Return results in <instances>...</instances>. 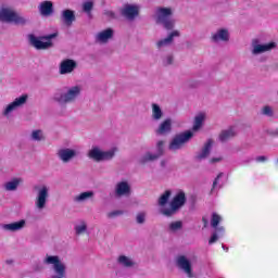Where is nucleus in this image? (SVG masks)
Listing matches in <instances>:
<instances>
[{"label": "nucleus", "instance_id": "f257e3e1", "mask_svg": "<svg viewBox=\"0 0 278 278\" xmlns=\"http://www.w3.org/2000/svg\"><path fill=\"white\" fill-rule=\"evenodd\" d=\"M172 194L173 192L170 190H166L157 200L160 213L163 214V216H175V214L186 205V192L184 191H178L169 202V205H167Z\"/></svg>", "mask_w": 278, "mask_h": 278}, {"label": "nucleus", "instance_id": "f03ea898", "mask_svg": "<svg viewBox=\"0 0 278 278\" xmlns=\"http://www.w3.org/2000/svg\"><path fill=\"white\" fill-rule=\"evenodd\" d=\"M79 97H81V86L76 85L56 90L51 99L60 108H66L68 104L75 103Z\"/></svg>", "mask_w": 278, "mask_h": 278}, {"label": "nucleus", "instance_id": "7ed1b4c3", "mask_svg": "<svg viewBox=\"0 0 278 278\" xmlns=\"http://www.w3.org/2000/svg\"><path fill=\"white\" fill-rule=\"evenodd\" d=\"M173 16V8L159 7L155 9L154 18L159 25H162L165 29H175V20Z\"/></svg>", "mask_w": 278, "mask_h": 278}, {"label": "nucleus", "instance_id": "20e7f679", "mask_svg": "<svg viewBox=\"0 0 278 278\" xmlns=\"http://www.w3.org/2000/svg\"><path fill=\"white\" fill-rule=\"evenodd\" d=\"M43 266H52L54 275L50 278H65L66 277V264L62 262L59 255L46 254L42 258Z\"/></svg>", "mask_w": 278, "mask_h": 278}, {"label": "nucleus", "instance_id": "39448f33", "mask_svg": "<svg viewBox=\"0 0 278 278\" xmlns=\"http://www.w3.org/2000/svg\"><path fill=\"white\" fill-rule=\"evenodd\" d=\"M0 21L3 23H12L13 25H27L29 18L21 15L16 10L10 7L0 9Z\"/></svg>", "mask_w": 278, "mask_h": 278}, {"label": "nucleus", "instance_id": "423d86ee", "mask_svg": "<svg viewBox=\"0 0 278 278\" xmlns=\"http://www.w3.org/2000/svg\"><path fill=\"white\" fill-rule=\"evenodd\" d=\"M35 192V210L42 212L49 203L50 188L47 185H37L34 187Z\"/></svg>", "mask_w": 278, "mask_h": 278}, {"label": "nucleus", "instance_id": "0eeeda50", "mask_svg": "<svg viewBox=\"0 0 278 278\" xmlns=\"http://www.w3.org/2000/svg\"><path fill=\"white\" fill-rule=\"evenodd\" d=\"M27 101H29V96L27 93L16 97L12 102L3 106L2 116H4V118H12L14 112L27 105Z\"/></svg>", "mask_w": 278, "mask_h": 278}, {"label": "nucleus", "instance_id": "6e6552de", "mask_svg": "<svg viewBox=\"0 0 278 278\" xmlns=\"http://www.w3.org/2000/svg\"><path fill=\"white\" fill-rule=\"evenodd\" d=\"M277 49L276 41L262 42L260 39H253L250 47L251 55L257 58V55H264V53H270Z\"/></svg>", "mask_w": 278, "mask_h": 278}, {"label": "nucleus", "instance_id": "1a4fd4ad", "mask_svg": "<svg viewBox=\"0 0 278 278\" xmlns=\"http://www.w3.org/2000/svg\"><path fill=\"white\" fill-rule=\"evenodd\" d=\"M116 148L103 151L99 147H92L88 151V157L89 160H93V162H108V160H112L116 155Z\"/></svg>", "mask_w": 278, "mask_h": 278}, {"label": "nucleus", "instance_id": "9d476101", "mask_svg": "<svg viewBox=\"0 0 278 278\" xmlns=\"http://www.w3.org/2000/svg\"><path fill=\"white\" fill-rule=\"evenodd\" d=\"M192 138H194V134L188 130L176 135L169 142V151H180Z\"/></svg>", "mask_w": 278, "mask_h": 278}, {"label": "nucleus", "instance_id": "9b49d317", "mask_svg": "<svg viewBox=\"0 0 278 278\" xmlns=\"http://www.w3.org/2000/svg\"><path fill=\"white\" fill-rule=\"evenodd\" d=\"M192 262H194V256L178 255L176 257V266L189 278L194 277V273L192 271Z\"/></svg>", "mask_w": 278, "mask_h": 278}, {"label": "nucleus", "instance_id": "f8f14e48", "mask_svg": "<svg viewBox=\"0 0 278 278\" xmlns=\"http://www.w3.org/2000/svg\"><path fill=\"white\" fill-rule=\"evenodd\" d=\"M53 38H58V33H53L51 35H48L46 37H40V38L34 35H30L29 41H30V45L35 47V49H49V47L53 46V43L51 42Z\"/></svg>", "mask_w": 278, "mask_h": 278}, {"label": "nucleus", "instance_id": "ddd939ff", "mask_svg": "<svg viewBox=\"0 0 278 278\" xmlns=\"http://www.w3.org/2000/svg\"><path fill=\"white\" fill-rule=\"evenodd\" d=\"M223 220V217L216 213H213L212 218H211V226L213 227V229H215V232H213V235L211 236L210 240H208V244H214L215 242L218 241V233H220L223 236V233H225V227L219 226L220 222Z\"/></svg>", "mask_w": 278, "mask_h": 278}, {"label": "nucleus", "instance_id": "4468645a", "mask_svg": "<svg viewBox=\"0 0 278 278\" xmlns=\"http://www.w3.org/2000/svg\"><path fill=\"white\" fill-rule=\"evenodd\" d=\"M164 141L160 140L156 142L155 151L154 152H147L141 157V163L144 164L147 162H154V160H157L164 155Z\"/></svg>", "mask_w": 278, "mask_h": 278}, {"label": "nucleus", "instance_id": "2eb2a0df", "mask_svg": "<svg viewBox=\"0 0 278 278\" xmlns=\"http://www.w3.org/2000/svg\"><path fill=\"white\" fill-rule=\"evenodd\" d=\"M121 14L124 18H127V21H135L140 14V7L138 4H124L121 9Z\"/></svg>", "mask_w": 278, "mask_h": 278}, {"label": "nucleus", "instance_id": "dca6fc26", "mask_svg": "<svg viewBox=\"0 0 278 278\" xmlns=\"http://www.w3.org/2000/svg\"><path fill=\"white\" fill-rule=\"evenodd\" d=\"M79 155V151L71 148H62L58 151L56 156L63 164H68Z\"/></svg>", "mask_w": 278, "mask_h": 278}, {"label": "nucleus", "instance_id": "f3484780", "mask_svg": "<svg viewBox=\"0 0 278 278\" xmlns=\"http://www.w3.org/2000/svg\"><path fill=\"white\" fill-rule=\"evenodd\" d=\"M231 38V33H229V28H218L212 36L211 39L216 45H220V42L227 43Z\"/></svg>", "mask_w": 278, "mask_h": 278}, {"label": "nucleus", "instance_id": "a211bd4d", "mask_svg": "<svg viewBox=\"0 0 278 278\" xmlns=\"http://www.w3.org/2000/svg\"><path fill=\"white\" fill-rule=\"evenodd\" d=\"M212 147H214V140L207 139L201 150L195 154L197 162H203V160H207L212 153Z\"/></svg>", "mask_w": 278, "mask_h": 278}, {"label": "nucleus", "instance_id": "6ab92c4d", "mask_svg": "<svg viewBox=\"0 0 278 278\" xmlns=\"http://www.w3.org/2000/svg\"><path fill=\"white\" fill-rule=\"evenodd\" d=\"M77 68V62L73 59H65L59 65L60 75H71Z\"/></svg>", "mask_w": 278, "mask_h": 278}, {"label": "nucleus", "instance_id": "aec40b11", "mask_svg": "<svg viewBox=\"0 0 278 278\" xmlns=\"http://www.w3.org/2000/svg\"><path fill=\"white\" fill-rule=\"evenodd\" d=\"M115 197H129L131 194V185L127 180H121L115 185Z\"/></svg>", "mask_w": 278, "mask_h": 278}, {"label": "nucleus", "instance_id": "412c9836", "mask_svg": "<svg viewBox=\"0 0 278 278\" xmlns=\"http://www.w3.org/2000/svg\"><path fill=\"white\" fill-rule=\"evenodd\" d=\"M25 227H27V220H25V219H21L18 222H13L10 224L2 225L3 231H11L12 233H14L16 231H23V229H25Z\"/></svg>", "mask_w": 278, "mask_h": 278}, {"label": "nucleus", "instance_id": "4be33fe9", "mask_svg": "<svg viewBox=\"0 0 278 278\" xmlns=\"http://www.w3.org/2000/svg\"><path fill=\"white\" fill-rule=\"evenodd\" d=\"M173 131V119L166 118L155 129L156 136H168Z\"/></svg>", "mask_w": 278, "mask_h": 278}, {"label": "nucleus", "instance_id": "5701e85b", "mask_svg": "<svg viewBox=\"0 0 278 278\" xmlns=\"http://www.w3.org/2000/svg\"><path fill=\"white\" fill-rule=\"evenodd\" d=\"M114 38V29L112 28H106L102 31H99L96 35V42H99V45H105L110 42Z\"/></svg>", "mask_w": 278, "mask_h": 278}, {"label": "nucleus", "instance_id": "b1692460", "mask_svg": "<svg viewBox=\"0 0 278 278\" xmlns=\"http://www.w3.org/2000/svg\"><path fill=\"white\" fill-rule=\"evenodd\" d=\"M179 36H180L179 30H174L169 33L166 38L161 39L156 42L157 49H164V47H170V45H173V40L175 38H179Z\"/></svg>", "mask_w": 278, "mask_h": 278}, {"label": "nucleus", "instance_id": "393cba45", "mask_svg": "<svg viewBox=\"0 0 278 278\" xmlns=\"http://www.w3.org/2000/svg\"><path fill=\"white\" fill-rule=\"evenodd\" d=\"M205 118H207V115L205 113L197 114L194 116L193 126H192L191 130H187V131H192L193 136L198 131H201V129L203 128V123H205Z\"/></svg>", "mask_w": 278, "mask_h": 278}, {"label": "nucleus", "instance_id": "a878e982", "mask_svg": "<svg viewBox=\"0 0 278 278\" xmlns=\"http://www.w3.org/2000/svg\"><path fill=\"white\" fill-rule=\"evenodd\" d=\"M61 21L67 27H71L75 23V11L66 9L61 12Z\"/></svg>", "mask_w": 278, "mask_h": 278}, {"label": "nucleus", "instance_id": "bb28decb", "mask_svg": "<svg viewBox=\"0 0 278 278\" xmlns=\"http://www.w3.org/2000/svg\"><path fill=\"white\" fill-rule=\"evenodd\" d=\"M117 264L122 266V268H134L136 266V261L131 256L121 254L117 257Z\"/></svg>", "mask_w": 278, "mask_h": 278}, {"label": "nucleus", "instance_id": "cd10ccee", "mask_svg": "<svg viewBox=\"0 0 278 278\" xmlns=\"http://www.w3.org/2000/svg\"><path fill=\"white\" fill-rule=\"evenodd\" d=\"M152 112H151V118L154 123H160L164 118V111L162 110V106L157 103H152L151 105Z\"/></svg>", "mask_w": 278, "mask_h": 278}, {"label": "nucleus", "instance_id": "c85d7f7f", "mask_svg": "<svg viewBox=\"0 0 278 278\" xmlns=\"http://www.w3.org/2000/svg\"><path fill=\"white\" fill-rule=\"evenodd\" d=\"M23 184V178H13L9 181H7L3 185V188L7 192H14L15 190H18V186Z\"/></svg>", "mask_w": 278, "mask_h": 278}, {"label": "nucleus", "instance_id": "c756f323", "mask_svg": "<svg viewBox=\"0 0 278 278\" xmlns=\"http://www.w3.org/2000/svg\"><path fill=\"white\" fill-rule=\"evenodd\" d=\"M90 199H94V191H85L79 194L74 195V203H86V201H90Z\"/></svg>", "mask_w": 278, "mask_h": 278}, {"label": "nucleus", "instance_id": "7c9ffc66", "mask_svg": "<svg viewBox=\"0 0 278 278\" xmlns=\"http://www.w3.org/2000/svg\"><path fill=\"white\" fill-rule=\"evenodd\" d=\"M238 134V129L236 127L231 126L226 130H223L219 135L220 142H227V140H231Z\"/></svg>", "mask_w": 278, "mask_h": 278}, {"label": "nucleus", "instance_id": "2f4dec72", "mask_svg": "<svg viewBox=\"0 0 278 278\" xmlns=\"http://www.w3.org/2000/svg\"><path fill=\"white\" fill-rule=\"evenodd\" d=\"M29 140H31L33 142H45V140H47V137L45 136V131H42L41 129H34L29 135Z\"/></svg>", "mask_w": 278, "mask_h": 278}, {"label": "nucleus", "instance_id": "473e14b6", "mask_svg": "<svg viewBox=\"0 0 278 278\" xmlns=\"http://www.w3.org/2000/svg\"><path fill=\"white\" fill-rule=\"evenodd\" d=\"M40 13L42 16H49L53 13V3L51 1H45L40 4Z\"/></svg>", "mask_w": 278, "mask_h": 278}, {"label": "nucleus", "instance_id": "72a5a7b5", "mask_svg": "<svg viewBox=\"0 0 278 278\" xmlns=\"http://www.w3.org/2000/svg\"><path fill=\"white\" fill-rule=\"evenodd\" d=\"M76 236H81V233H86L88 231V223L86 220L80 219L74 227Z\"/></svg>", "mask_w": 278, "mask_h": 278}, {"label": "nucleus", "instance_id": "f704fd0d", "mask_svg": "<svg viewBox=\"0 0 278 278\" xmlns=\"http://www.w3.org/2000/svg\"><path fill=\"white\" fill-rule=\"evenodd\" d=\"M181 229H184V223L181 220H177L169 223L167 231H169V233H177V231H181Z\"/></svg>", "mask_w": 278, "mask_h": 278}, {"label": "nucleus", "instance_id": "c9c22d12", "mask_svg": "<svg viewBox=\"0 0 278 278\" xmlns=\"http://www.w3.org/2000/svg\"><path fill=\"white\" fill-rule=\"evenodd\" d=\"M261 115L267 118H275V109L270 105H265L261 109Z\"/></svg>", "mask_w": 278, "mask_h": 278}, {"label": "nucleus", "instance_id": "e433bc0d", "mask_svg": "<svg viewBox=\"0 0 278 278\" xmlns=\"http://www.w3.org/2000/svg\"><path fill=\"white\" fill-rule=\"evenodd\" d=\"M146 222H147V213L146 212L137 213L136 223L138 225H144Z\"/></svg>", "mask_w": 278, "mask_h": 278}, {"label": "nucleus", "instance_id": "4c0bfd02", "mask_svg": "<svg viewBox=\"0 0 278 278\" xmlns=\"http://www.w3.org/2000/svg\"><path fill=\"white\" fill-rule=\"evenodd\" d=\"M92 8H94V3L92 1H86L83 3V11L87 14H90L92 12Z\"/></svg>", "mask_w": 278, "mask_h": 278}, {"label": "nucleus", "instance_id": "58836bf2", "mask_svg": "<svg viewBox=\"0 0 278 278\" xmlns=\"http://www.w3.org/2000/svg\"><path fill=\"white\" fill-rule=\"evenodd\" d=\"M108 218H116V216H123V211H112L106 214Z\"/></svg>", "mask_w": 278, "mask_h": 278}, {"label": "nucleus", "instance_id": "ea45409f", "mask_svg": "<svg viewBox=\"0 0 278 278\" xmlns=\"http://www.w3.org/2000/svg\"><path fill=\"white\" fill-rule=\"evenodd\" d=\"M163 64L164 66H170V64H173V55L165 56L163 60Z\"/></svg>", "mask_w": 278, "mask_h": 278}, {"label": "nucleus", "instance_id": "a19ab883", "mask_svg": "<svg viewBox=\"0 0 278 278\" xmlns=\"http://www.w3.org/2000/svg\"><path fill=\"white\" fill-rule=\"evenodd\" d=\"M210 164H218L219 162H223V156H214L210 159Z\"/></svg>", "mask_w": 278, "mask_h": 278}, {"label": "nucleus", "instance_id": "79ce46f5", "mask_svg": "<svg viewBox=\"0 0 278 278\" xmlns=\"http://www.w3.org/2000/svg\"><path fill=\"white\" fill-rule=\"evenodd\" d=\"M220 177H223V173H219L217 175V177L215 178V180L213 182V190H216V188H218V180L220 179Z\"/></svg>", "mask_w": 278, "mask_h": 278}, {"label": "nucleus", "instance_id": "37998d69", "mask_svg": "<svg viewBox=\"0 0 278 278\" xmlns=\"http://www.w3.org/2000/svg\"><path fill=\"white\" fill-rule=\"evenodd\" d=\"M104 14L108 16V18H116V13L113 11H105Z\"/></svg>", "mask_w": 278, "mask_h": 278}, {"label": "nucleus", "instance_id": "c03bdc74", "mask_svg": "<svg viewBox=\"0 0 278 278\" xmlns=\"http://www.w3.org/2000/svg\"><path fill=\"white\" fill-rule=\"evenodd\" d=\"M268 160L266 156H257L256 162H266Z\"/></svg>", "mask_w": 278, "mask_h": 278}, {"label": "nucleus", "instance_id": "a18cd8bd", "mask_svg": "<svg viewBox=\"0 0 278 278\" xmlns=\"http://www.w3.org/2000/svg\"><path fill=\"white\" fill-rule=\"evenodd\" d=\"M266 60H267L266 56H261V58L258 59L260 62H266Z\"/></svg>", "mask_w": 278, "mask_h": 278}, {"label": "nucleus", "instance_id": "49530a36", "mask_svg": "<svg viewBox=\"0 0 278 278\" xmlns=\"http://www.w3.org/2000/svg\"><path fill=\"white\" fill-rule=\"evenodd\" d=\"M276 164L278 165V157H277V160H276Z\"/></svg>", "mask_w": 278, "mask_h": 278}, {"label": "nucleus", "instance_id": "de8ad7c7", "mask_svg": "<svg viewBox=\"0 0 278 278\" xmlns=\"http://www.w3.org/2000/svg\"><path fill=\"white\" fill-rule=\"evenodd\" d=\"M225 251H228V248H224Z\"/></svg>", "mask_w": 278, "mask_h": 278}, {"label": "nucleus", "instance_id": "09e8293b", "mask_svg": "<svg viewBox=\"0 0 278 278\" xmlns=\"http://www.w3.org/2000/svg\"><path fill=\"white\" fill-rule=\"evenodd\" d=\"M225 251H228V248H224Z\"/></svg>", "mask_w": 278, "mask_h": 278}, {"label": "nucleus", "instance_id": "8fccbe9b", "mask_svg": "<svg viewBox=\"0 0 278 278\" xmlns=\"http://www.w3.org/2000/svg\"><path fill=\"white\" fill-rule=\"evenodd\" d=\"M225 251H228V248H224Z\"/></svg>", "mask_w": 278, "mask_h": 278}]
</instances>
